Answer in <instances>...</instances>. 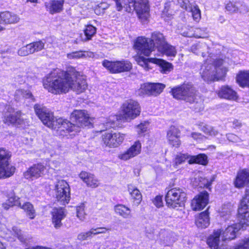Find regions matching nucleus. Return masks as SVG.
<instances>
[{"label":"nucleus","instance_id":"obj_1","mask_svg":"<svg viewBox=\"0 0 249 249\" xmlns=\"http://www.w3.org/2000/svg\"><path fill=\"white\" fill-rule=\"evenodd\" d=\"M71 70L60 72L55 71L48 74L43 82L44 88L54 94L66 93L70 89L78 93L83 92L87 88L86 81L73 69Z\"/></svg>","mask_w":249,"mask_h":249},{"label":"nucleus","instance_id":"obj_2","mask_svg":"<svg viewBox=\"0 0 249 249\" xmlns=\"http://www.w3.org/2000/svg\"><path fill=\"white\" fill-rule=\"evenodd\" d=\"M35 111L43 124L52 129H56L61 135H64L65 129H71V124L67 120L62 118L54 119L53 113L43 105L35 104L34 107Z\"/></svg>","mask_w":249,"mask_h":249},{"label":"nucleus","instance_id":"obj_3","mask_svg":"<svg viewBox=\"0 0 249 249\" xmlns=\"http://www.w3.org/2000/svg\"><path fill=\"white\" fill-rule=\"evenodd\" d=\"M167 43L162 34L154 32L151 38L139 37L134 43V48L138 53L149 56L155 48L158 51L162 50Z\"/></svg>","mask_w":249,"mask_h":249},{"label":"nucleus","instance_id":"obj_4","mask_svg":"<svg viewBox=\"0 0 249 249\" xmlns=\"http://www.w3.org/2000/svg\"><path fill=\"white\" fill-rule=\"evenodd\" d=\"M171 92L174 98L194 104L195 108L198 110L203 109V101L196 94V88L192 84L186 83L176 86L172 89Z\"/></svg>","mask_w":249,"mask_h":249},{"label":"nucleus","instance_id":"obj_5","mask_svg":"<svg viewBox=\"0 0 249 249\" xmlns=\"http://www.w3.org/2000/svg\"><path fill=\"white\" fill-rule=\"evenodd\" d=\"M117 10L120 11L123 7L127 12L135 10L142 22L147 21L149 16V5L148 0H126L124 2L121 0H114Z\"/></svg>","mask_w":249,"mask_h":249},{"label":"nucleus","instance_id":"obj_6","mask_svg":"<svg viewBox=\"0 0 249 249\" xmlns=\"http://www.w3.org/2000/svg\"><path fill=\"white\" fill-rule=\"evenodd\" d=\"M70 119L71 122H68L71 124L69 127L71 129H65V132H78L80 127L92 125V119L86 110H74L71 113Z\"/></svg>","mask_w":249,"mask_h":249},{"label":"nucleus","instance_id":"obj_7","mask_svg":"<svg viewBox=\"0 0 249 249\" xmlns=\"http://www.w3.org/2000/svg\"><path fill=\"white\" fill-rule=\"evenodd\" d=\"M165 199L168 207L176 209L184 205L186 200V194L183 189L173 188L167 192Z\"/></svg>","mask_w":249,"mask_h":249},{"label":"nucleus","instance_id":"obj_8","mask_svg":"<svg viewBox=\"0 0 249 249\" xmlns=\"http://www.w3.org/2000/svg\"><path fill=\"white\" fill-rule=\"evenodd\" d=\"M9 153L3 148H0V179L12 176L15 173V167L10 165Z\"/></svg>","mask_w":249,"mask_h":249},{"label":"nucleus","instance_id":"obj_9","mask_svg":"<svg viewBox=\"0 0 249 249\" xmlns=\"http://www.w3.org/2000/svg\"><path fill=\"white\" fill-rule=\"evenodd\" d=\"M123 117L127 121H131L141 113V107L139 104L132 100L126 101L122 107Z\"/></svg>","mask_w":249,"mask_h":249},{"label":"nucleus","instance_id":"obj_10","mask_svg":"<svg viewBox=\"0 0 249 249\" xmlns=\"http://www.w3.org/2000/svg\"><path fill=\"white\" fill-rule=\"evenodd\" d=\"M55 190L57 200L63 204L68 203L70 198V191L68 183L64 180L58 181L55 185Z\"/></svg>","mask_w":249,"mask_h":249},{"label":"nucleus","instance_id":"obj_11","mask_svg":"<svg viewBox=\"0 0 249 249\" xmlns=\"http://www.w3.org/2000/svg\"><path fill=\"white\" fill-rule=\"evenodd\" d=\"M103 65L112 73L129 71L132 69V64L128 60L110 62L104 60Z\"/></svg>","mask_w":249,"mask_h":249},{"label":"nucleus","instance_id":"obj_12","mask_svg":"<svg viewBox=\"0 0 249 249\" xmlns=\"http://www.w3.org/2000/svg\"><path fill=\"white\" fill-rule=\"evenodd\" d=\"M212 60L207 59L200 69V74L203 80L207 82L215 81V70L216 68L211 63ZM222 74L219 75V78L222 76Z\"/></svg>","mask_w":249,"mask_h":249},{"label":"nucleus","instance_id":"obj_13","mask_svg":"<svg viewBox=\"0 0 249 249\" xmlns=\"http://www.w3.org/2000/svg\"><path fill=\"white\" fill-rule=\"evenodd\" d=\"M124 136V134L120 133L107 132L102 135V140L106 146L116 147L122 143Z\"/></svg>","mask_w":249,"mask_h":249},{"label":"nucleus","instance_id":"obj_14","mask_svg":"<svg viewBox=\"0 0 249 249\" xmlns=\"http://www.w3.org/2000/svg\"><path fill=\"white\" fill-rule=\"evenodd\" d=\"M46 172V167L41 163H38L29 168L24 173V176L27 179H37L44 176Z\"/></svg>","mask_w":249,"mask_h":249},{"label":"nucleus","instance_id":"obj_15","mask_svg":"<svg viewBox=\"0 0 249 249\" xmlns=\"http://www.w3.org/2000/svg\"><path fill=\"white\" fill-rule=\"evenodd\" d=\"M209 194L206 191H203L196 196L192 200L191 207L194 211H200L208 204Z\"/></svg>","mask_w":249,"mask_h":249},{"label":"nucleus","instance_id":"obj_16","mask_svg":"<svg viewBox=\"0 0 249 249\" xmlns=\"http://www.w3.org/2000/svg\"><path fill=\"white\" fill-rule=\"evenodd\" d=\"M141 151V143L136 141L129 148L118 155V158L123 160H128L139 154Z\"/></svg>","mask_w":249,"mask_h":249},{"label":"nucleus","instance_id":"obj_17","mask_svg":"<svg viewBox=\"0 0 249 249\" xmlns=\"http://www.w3.org/2000/svg\"><path fill=\"white\" fill-rule=\"evenodd\" d=\"M216 93L218 96L222 99L236 101L238 98L236 92L228 85L222 86Z\"/></svg>","mask_w":249,"mask_h":249},{"label":"nucleus","instance_id":"obj_18","mask_svg":"<svg viewBox=\"0 0 249 249\" xmlns=\"http://www.w3.org/2000/svg\"><path fill=\"white\" fill-rule=\"evenodd\" d=\"M165 87L161 83H147L142 88L143 93L148 95L157 96L160 94Z\"/></svg>","mask_w":249,"mask_h":249},{"label":"nucleus","instance_id":"obj_19","mask_svg":"<svg viewBox=\"0 0 249 249\" xmlns=\"http://www.w3.org/2000/svg\"><path fill=\"white\" fill-rule=\"evenodd\" d=\"M179 134L180 131L174 126H171L167 131V138L173 146L178 147L180 145Z\"/></svg>","mask_w":249,"mask_h":249},{"label":"nucleus","instance_id":"obj_20","mask_svg":"<svg viewBox=\"0 0 249 249\" xmlns=\"http://www.w3.org/2000/svg\"><path fill=\"white\" fill-rule=\"evenodd\" d=\"M8 110L9 113L6 114L3 122L7 124H21L23 122L21 118V112L20 111H15L12 108H8Z\"/></svg>","mask_w":249,"mask_h":249},{"label":"nucleus","instance_id":"obj_21","mask_svg":"<svg viewBox=\"0 0 249 249\" xmlns=\"http://www.w3.org/2000/svg\"><path fill=\"white\" fill-rule=\"evenodd\" d=\"M52 222L56 229L61 227L62 220L66 216L65 211L61 207L54 208L52 212Z\"/></svg>","mask_w":249,"mask_h":249},{"label":"nucleus","instance_id":"obj_22","mask_svg":"<svg viewBox=\"0 0 249 249\" xmlns=\"http://www.w3.org/2000/svg\"><path fill=\"white\" fill-rule=\"evenodd\" d=\"M240 225L235 223L228 226L224 231L222 230L221 237L223 241L231 240L236 237V234L240 229Z\"/></svg>","mask_w":249,"mask_h":249},{"label":"nucleus","instance_id":"obj_23","mask_svg":"<svg viewBox=\"0 0 249 249\" xmlns=\"http://www.w3.org/2000/svg\"><path fill=\"white\" fill-rule=\"evenodd\" d=\"M20 18L17 14L9 11L0 13V23L11 24L18 23Z\"/></svg>","mask_w":249,"mask_h":249},{"label":"nucleus","instance_id":"obj_24","mask_svg":"<svg viewBox=\"0 0 249 249\" xmlns=\"http://www.w3.org/2000/svg\"><path fill=\"white\" fill-rule=\"evenodd\" d=\"M79 176L80 178L86 183L88 186L91 188H96L99 186L98 179L91 173L82 171Z\"/></svg>","mask_w":249,"mask_h":249},{"label":"nucleus","instance_id":"obj_25","mask_svg":"<svg viewBox=\"0 0 249 249\" xmlns=\"http://www.w3.org/2000/svg\"><path fill=\"white\" fill-rule=\"evenodd\" d=\"M151 63L157 64L160 68V71L163 74H168L174 69L172 63L167 62L163 59L158 58H151L150 59Z\"/></svg>","mask_w":249,"mask_h":249},{"label":"nucleus","instance_id":"obj_26","mask_svg":"<svg viewBox=\"0 0 249 249\" xmlns=\"http://www.w3.org/2000/svg\"><path fill=\"white\" fill-rule=\"evenodd\" d=\"M221 233L222 230L218 229L214 231L213 234L208 238L207 244L211 249H218Z\"/></svg>","mask_w":249,"mask_h":249},{"label":"nucleus","instance_id":"obj_27","mask_svg":"<svg viewBox=\"0 0 249 249\" xmlns=\"http://www.w3.org/2000/svg\"><path fill=\"white\" fill-rule=\"evenodd\" d=\"M196 226L200 228H206L210 224L209 213L207 210L201 213L196 220Z\"/></svg>","mask_w":249,"mask_h":249},{"label":"nucleus","instance_id":"obj_28","mask_svg":"<svg viewBox=\"0 0 249 249\" xmlns=\"http://www.w3.org/2000/svg\"><path fill=\"white\" fill-rule=\"evenodd\" d=\"M115 213L124 218H130L132 215L130 209L123 204H118L114 206Z\"/></svg>","mask_w":249,"mask_h":249},{"label":"nucleus","instance_id":"obj_29","mask_svg":"<svg viewBox=\"0 0 249 249\" xmlns=\"http://www.w3.org/2000/svg\"><path fill=\"white\" fill-rule=\"evenodd\" d=\"M64 4L63 0H53L49 3H46V6L48 9L49 12L52 14L59 13L63 9Z\"/></svg>","mask_w":249,"mask_h":249},{"label":"nucleus","instance_id":"obj_30","mask_svg":"<svg viewBox=\"0 0 249 249\" xmlns=\"http://www.w3.org/2000/svg\"><path fill=\"white\" fill-rule=\"evenodd\" d=\"M236 81L240 87H249V71H240L237 75Z\"/></svg>","mask_w":249,"mask_h":249},{"label":"nucleus","instance_id":"obj_31","mask_svg":"<svg viewBox=\"0 0 249 249\" xmlns=\"http://www.w3.org/2000/svg\"><path fill=\"white\" fill-rule=\"evenodd\" d=\"M128 191L132 198L136 201V205H139L142 200V196L140 191L132 185H128Z\"/></svg>","mask_w":249,"mask_h":249},{"label":"nucleus","instance_id":"obj_32","mask_svg":"<svg viewBox=\"0 0 249 249\" xmlns=\"http://www.w3.org/2000/svg\"><path fill=\"white\" fill-rule=\"evenodd\" d=\"M207 157L206 155L200 154L196 156H191L188 163L189 164H199L201 165H206L207 164Z\"/></svg>","mask_w":249,"mask_h":249},{"label":"nucleus","instance_id":"obj_33","mask_svg":"<svg viewBox=\"0 0 249 249\" xmlns=\"http://www.w3.org/2000/svg\"><path fill=\"white\" fill-rule=\"evenodd\" d=\"M19 207L24 210L27 216H29L31 219L35 218L36 215V210H35L33 205L31 203H24L23 205L21 204V206Z\"/></svg>","mask_w":249,"mask_h":249},{"label":"nucleus","instance_id":"obj_34","mask_svg":"<svg viewBox=\"0 0 249 249\" xmlns=\"http://www.w3.org/2000/svg\"><path fill=\"white\" fill-rule=\"evenodd\" d=\"M163 49L158 51L159 52L165 54L167 56L175 57L177 54V50L175 48L167 43L163 46Z\"/></svg>","mask_w":249,"mask_h":249},{"label":"nucleus","instance_id":"obj_35","mask_svg":"<svg viewBox=\"0 0 249 249\" xmlns=\"http://www.w3.org/2000/svg\"><path fill=\"white\" fill-rule=\"evenodd\" d=\"M21 204L19 198L16 196H13L10 197L6 203L2 204V206L5 210H8L10 207L13 206H20Z\"/></svg>","mask_w":249,"mask_h":249},{"label":"nucleus","instance_id":"obj_36","mask_svg":"<svg viewBox=\"0 0 249 249\" xmlns=\"http://www.w3.org/2000/svg\"><path fill=\"white\" fill-rule=\"evenodd\" d=\"M208 49H209L208 47L205 43H198L192 47V50L194 53L197 55L201 54L203 57H205L206 55L203 51Z\"/></svg>","mask_w":249,"mask_h":249},{"label":"nucleus","instance_id":"obj_37","mask_svg":"<svg viewBox=\"0 0 249 249\" xmlns=\"http://www.w3.org/2000/svg\"><path fill=\"white\" fill-rule=\"evenodd\" d=\"M239 5V1H230L225 5V9L230 14L238 13V6Z\"/></svg>","mask_w":249,"mask_h":249},{"label":"nucleus","instance_id":"obj_38","mask_svg":"<svg viewBox=\"0 0 249 249\" xmlns=\"http://www.w3.org/2000/svg\"><path fill=\"white\" fill-rule=\"evenodd\" d=\"M211 51L209 52L208 51L207 53L209 54L208 56L209 57V60H213V62H211V63L213 64V66L216 68H223L221 67L222 65L223 64V60L221 59H217L216 56L213 53V50H210Z\"/></svg>","mask_w":249,"mask_h":249},{"label":"nucleus","instance_id":"obj_39","mask_svg":"<svg viewBox=\"0 0 249 249\" xmlns=\"http://www.w3.org/2000/svg\"><path fill=\"white\" fill-rule=\"evenodd\" d=\"M200 129L205 134L210 136H215L218 133V131L213 127L203 123L200 125Z\"/></svg>","mask_w":249,"mask_h":249},{"label":"nucleus","instance_id":"obj_40","mask_svg":"<svg viewBox=\"0 0 249 249\" xmlns=\"http://www.w3.org/2000/svg\"><path fill=\"white\" fill-rule=\"evenodd\" d=\"M96 32V28L91 25H87L84 30L85 35L86 38L85 40H88L91 39L93 36H94Z\"/></svg>","mask_w":249,"mask_h":249},{"label":"nucleus","instance_id":"obj_41","mask_svg":"<svg viewBox=\"0 0 249 249\" xmlns=\"http://www.w3.org/2000/svg\"><path fill=\"white\" fill-rule=\"evenodd\" d=\"M190 158L191 156L187 153H179V154L177 155L175 158V163L176 165L180 164L184 162L186 160H188V161L189 160V159H190Z\"/></svg>","mask_w":249,"mask_h":249},{"label":"nucleus","instance_id":"obj_42","mask_svg":"<svg viewBox=\"0 0 249 249\" xmlns=\"http://www.w3.org/2000/svg\"><path fill=\"white\" fill-rule=\"evenodd\" d=\"M230 249H249V237L244 239L239 244L231 247Z\"/></svg>","mask_w":249,"mask_h":249},{"label":"nucleus","instance_id":"obj_43","mask_svg":"<svg viewBox=\"0 0 249 249\" xmlns=\"http://www.w3.org/2000/svg\"><path fill=\"white\" fill-rule=\"evenodd\" d=\"M152 58H145L143 57V56H139L137 59V61L138 64L142 66V67L144 68L145 70H148L149 69H150L149 62H151V61L150 60V59Z\"/></svg>","mask_w":249,"mask_h":249},{"label":"nucleus","instance_id":"obj_44","mask_svg":"<svg viewBox=\"0 0 249 249\" xmlns=\"http://www.w3.org/2000/svg\"><path fill=\"white\" fill-rule=\"evenodd\" d=\"M189 11L192 12L193 19L196 21H198L201 18L200 10L198 7L197 5L193 7L191 6Z\"/></svg>","mask_w":249,"mask_h":249},{"label":"nucleus","instance_id":"obj_45","mask_svg":"<svg viewBox=\"0 0 249 249\" xmlns=\"http://www.w3.org/2000/svg\"><path fill=\"white\" fill-rule=\"evenodd\" d=\"M85 205L81 204L76 207V216L81 220H83L85 217Z\"/></svg>","mask_w":249,"mask_h":249},{"label":"nucleus","instance_id":"obj_46","mask_svg":"<svg viewBox=\"0 0 249 249\" xmlns=\"http://www.w3.org/2000/svg\"><path fill=\"white\" fill-rule=\"evenodd\" d=\"M148 125V124L144 122L141 123L137 126V132L140 136H142L144 135V133L147 131Z\"/></svg>","mask_w":249,"mask_h":249},{"label":"nucleus","instance_id":"obj_47","mask_svg":"<svg viewBox=\"0 0 249 249\" xmlns=\"http://www.w3.org/2000/svg\"><path fill=\"white\" fill-rule=\"evenodd\" d=\"M86 56V53L82 51L74 52L67 54V57L69 59H78Z\"/></svg>","mask_w":249,"mask_h":249},{"label":"nucleus","instance_id":"obj_48","mask_svg":"<svg viewBox=\"0 0 249 249\" xmlns=\"http://www.w3.org/2000/svg\"><path fill=\"white\" fill-rule=\"evenodd\" d=\"M93 236V234L90 229L87 232L80 233L77 236V239L80 241L87 240L88 238H90Z\"/></svg>","mask_w":249,"mask_h":249},{"label":"nucleus","instance_id":"obj_49","mask_svg":"<svg viewBox=\"0 0 249 249\" xmlns=\"http://www.w3.org/2000/svg\"><path fill=\"white\" fill-rule=\"evenodd\" d=\"M32 43L34 53L36 52H38L42 50L44 47V43L41 40L34 42Z\"/></svg>","mask_w":249,"mask_h":249},{"label":"nucleus","instance_id":"obj_50","mask_svg":"<svg viewBox=\"0 0 249 249\" xmlns=\"http://www.w3.org/2000/svg\"><path fill=\"white\" fill-rule=\"evenodd\" d=\"M227 70L225 68H216L215 69V75L216 76V77H219L218 76L219 75H223L220 78H218V77H216L215 78V80L216 81H218V80H222L226 75V72H227Z\"/></svg>","mask_w":249,"mask_h":249},{"label":"nucleus","instance_id":"obj_51","mask_svg":"<svg viewBox=\"0 0 249 249\" xmlns=\"http://www.w3.org/2000/svg\"><path fill=\"white\" fill-rule=\"evenodd\" d=\"M249 11L248 6L244 2L239 1V5L238 6V13L241 14H245Z\"/></svg>","mask_w":249,"mask_h":249},{"label":"nucleus","instance_id":"obj_52","mask_svg":"<svg viewBox=\"0 0 249 249\" xmlns=\"http://www.w3.org/2000/svg\"><path fill=\"white\" fill-rule=\"evenodd\" d=\"M178 4L186 11L190 10L191 4L189 0H178Z\"/></svg>","mask_w":249,"mask_h":249},{"label":"nucleus","instance_id":"obj_53","mask_svg":"<svg viewBox=\"0 0 249 249\" xmlns=\"http://www.w3.org/2000/svg\"><path fill=\"white\" fill-rule=\"evenodd\" d=\"M214 177H213L210 180L207 178H202V180H200L201 183L199 185L200 187H202V186H203L204 187L209 188L214 180Z\"/></svg>","mask_w":249,"mask_h":249},{"label":"nucleus","instance_id":"obj_54","mask_svg":"<svg viewBox=\"0 0 249 249\" xmlns=\"http://www.w3.org/2000/svg\"><path fill=\"white\" fill-rule=\"evenodd\" d=\"M91 230L93 236L100 233H105L107 231L109 230L108 229L105 227H99L95 229L92 228Z\"/></svg>","mask_w":249,"mask_h":249},{"label":"nucleus","instance_id":"obj_55","mask_svg":"<svg viewBox=\"0 0 249 249\" xmlns=\"http://www.w3.org/2000/svg\"><path fill=\"white\" fill-rule=\"evenodd\" d=\"M24 90L21 89H18L16 90L15 92V99L17 101H20L23 98Z\"/></svg>","mask_w":249,"mask_h":249},{"label":"nucleus","instance_id":"obj_56","mask_svg":"<svg viewBox=\"0 0 249 249\" xmlns=\"http://www.w3.org/2000/svg\"><path fill=\"white\" fill-rule=\"evenodd\" d=\"M14 53V51L12 50V49L10 48H7L6 49H4L1 50L0 52L1 57L2 58H5L7 56V55L12 54Z\"/></svg>","mask_w":249,"mask_h":249},{"label":"nucleus","instance_id":"obj_57","mask_svg":"<svg viewBox=\"0 0 249 249\" xmlns=\"http://www.w3.org/2000/svg\"><path fill=\"white\" fill-rule=\"evenodd\" d=\"M227 138L228 140L233 142H236L239 141V138L235 134H229L227 135Z\"/></svg>","mask_w":249,"mask_h":249},{"label":"nucleus","instance_id":"obj_58","mask_svg":"<svg viewBox=\"0 0 249 249\" xmlns=\"http://www.w3.org/2000/svg\"><path fill=\"white\" fill-rule=\"evenodd\" d=\"M112 119L111 118H109V121H108L106 123L105 125L106 126V128H109L111 127H113L115 126V119H116V118L114 117H112Z\"/></svg>","mask_w":249,"mask_h":249},{"label":"nucleus","instance_id":"obj_59","mask_svg":"<svg viewBox=\"0 0 249 249\" xmlns=\"http://www.w3.org/2000/svg\"><path fill=\"white\" fill-rule=\"evenodd\" d=\"M153 203L155 205H156L157 207H160L162 206V199L161 196H157L154 201Z\"/></svg>","mask_w":249,"mask_h":249},{"label":"nucleus","instance_id":"obj_60","mask_svg":"<svg viewBox=\"0 0 249 249\" xmlns=\"http://www.w3.org/2000/svg\"><path fill=\"white\" fill-rule=\"evenodd\" d=\"M18 54L21 56H27L28 54L27 51L25 48L24 46H23L21 47L18 51Z\"/></svg>","mask_w":249,"mask_h":249},{"label":"nucleus","instance_id":"obj_61","mask_svg":"<svg viewBox=\"0 0 249 249\" xmlns=\"http://www.w3.org/2000/svg\"><path fill=\"white\" fill-rule=\"evenodd\" d=\"M23 98L31 99L32 101H35L34 97L32 93L29 90H24Z\"/></svg>","mask_w":249,"mask_h":249},{"label":"nucleus","instance_id":"obj_62","mask_svg":"<svg viewBox=\"0 0 249 249\" xmlns=\"http://www.w3.org/2000/svg\"><path fill=\"white\" fill-rule=\"evenodd\" d=\"M192 137L193 139L199 141L205 138L201 134L196 132L192 133Z\"/></svg>","mask_w":249,"mask_h":249},{"label":"nucleus","instance_id":"obj_63","mask_svg":"<svg viewBox=\"0 0 249 249\" xmlns=\"http://www.w3.org/2000/svg\"><path fill=\"white\" fill-rule=\"evenodd\" d=\"M13 231L15 236H16L18 239H21V231L20 230L18 229L17 227H13L12 229Z\"/></svg>","mask_w":249,"mask_h":249},{"label":"nucleus","instance_id":"obj_64","mask_svg":"<svg viewBox=\"0 0 249 249\" xmlns=\"http://www.w3.org/2000/svg\"><path fill=\"white\" fill-rule=\"evenodd\" d=\"M164 15H167L168 16L172 15L171 12H170L169 4L168 3L166 4V5L164 7V9L162 11V16H163Z\"/></svg>","mask_w":249,"mask_h":249}]
</instances>
